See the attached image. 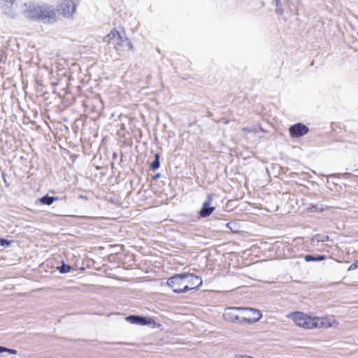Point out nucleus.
<instances>
[{
  "instance_id": "1",
  "label": "nucleus",
  "mask_w": 358,
  "mask_h": 358,
  "mask_svg": "<svg viewBox=\"0 0 358 358\" xmlns=\"http://www.w3.org/2000/svg\"><path fill=\"white\" fill-rule=\"evenodd\" d=\"M24 15L34 20H41L44 22L52 23L56 20L57 13L55 10L48 5H36L34 3H24Z\"/></svg>"
},
{
  "instance_id": "2",
  "label": "nucleus",
  "mask_w": 358,
  "mask_h": 358,
  "mask_svg": "<svg viewBox=\"0 0 358 358\" xmlns=\"http://www.w3.org/2000/svg\"><path fill=\"white\" fill-rule=\"evenodd\" d=\"M185 272L178 273L169 278L167 280V285L172 289L176 294L185 293L189 291L188 285L185 284Z\"/></svg>"
},
{
  "instance_id": "3",
  "label": "nucleus",
  "mask_w": 358,
  "mask_h": 358,
  "mask_svg": "<svg viewBox=\"0 0 358 358\" xmlns=\"http://www.w3.org/2000/svg\"><path fill=\"white\" fill-rule=\"evenodd\" d=\"M241 310L244 312L245 315L239 317V320L236 322L238 323L253 324L259 321L262 317L261 311L258 309L242 307Z\"/></svg>"
},
{
  "instance_id": "4",
  "label": "nucleus",
  "mask_w": 358,
  "mask_h": 358,
  "mask_svg": "<svg viewBox=\"0 0 358 358\" xmlns=\"http://www.w3.org/2000/svg\"><path fill=\"white\" fill-rule=\"evenodd\" d=\"M107 36L113 41L115 45L122 47L123 50H133V44L131 41L127 37H122L115 29H113Z\"/></svg>"
},
{
  "instance_id": "5",
  "label": "nucleus",
  "mask_w": 358,
  "mask_h": 358,
  "mask_svg": "<svg viewBox=\"0 0 358 358\" xmlns=\"http://www.w3.org/2000/svg\"><path fill=\"white\" fill-rule=\"evenodd\" d=\"M292 318L297 326L304 329H311L316 325L313 323V317L301 312L293 313L292 314Z\"/></svg>"
},
{
  "instance_id": "6",
  "label": "nucleus",
  "mask_w": 358,
  "mask_h": 358,
  "mask_svg": "<svg viewBox=\"0 0 358 358\" xmlns=\"http://www.w3.org/2000/svg\"><path fill=\"white\" fill-rule=\"evenodd\" d=\"M76 9V4L73 0H63L58 6L57 12L65 17H70Z\"/></svg>"
},
{
  "instance_id": "7",
  "label": "nucleus",
  "mask_w": 358,
  "mask_h": 358,
  "mask_svg": "<svg viewBox=\"0 0 358 358\" xmlns=\"http://www.w3.org/2000/svg\"><path fill=\"white\" fill-rule=\"evenodd\" d=\"M125 320L131 324L141 326L156 324V322L152 317L138 315H130L125 317Z\"/></svg>"
},
{
  "instance_id": "8",
  "label": "nucleus",
  "mask_w": 358,
  "mask_h": 358,
  "mask_svg": "<svg viewBox=\"0 0 358 358\" xmlns=\"http://www.w3.org/2000/svg\"><path fill=\"white\" fill-rule=\"evenodd\" d=\"M309 132V128L303 123H296L289 128V133L292 138H299Z\"/></svg>"
},
{
  "instance_id": "9",
  "label": "nucleus",
  "mask_w": 358,
  "mask_h": 358,
  "mask_svg": "<svg viewBox=\"0 0 358 358\" xmlns=\"http://www.w3.org/2000/svg\"><path fill=\"white\" fill-rule=\"evenodd\" d=\"M213 201V196L211 194H207L206 199L202 205V207L199 213V216L202 218L208 217L215 210L214 206H210Z\"/></svg>"
},
{
  "instance_id": "10",
  "label": "nucleus",
  "mask_w": 358,
  "mask_h": 358,
  "mask_svg": "<svg viewBox=\"0 0 358 358\" xmlns=\"http://www.w3.org/2000/svg\"><path fill=\"white\" fill-rule=\"evenodd\" d=\"M185 284L188 285L189 290L196 289L202 285V280L200 277L193 273H185Z\"/></svg>"
},
{
  "instance_id": "11",
  "label": "nucleus",
  "mask_w": 358,
  "mask_h": 358,
  "mask_svg": "<svg viewBox=\"0 0 358 358\" xmlns=\"http://www.w3.org/2000/svg\"><path fill=\"white\" fill-rule=\"evenodd\" d=\"M242 307H228L224 313V320L231 322H236L239 320V316L235 313L236 310H241Z\"/></svg>"
},
{
  "instance_id": "12",
  "label": "nucleus",
  "mask_w": 358,
  "mask_h": 358,
  "mask_svg": "<svg viewBox=\"0 0 358 358\" xmlns=\"http://www.w3.org/2000/svg\"><path fill=\"white\" fill-rule=\"evenodd\" d=\"M15 1L16 0H1V8L6 15L11 17L13 16L14 13L12 10V7Z\"/></svg>"
},
{
  "instance_id": "13",
  "label": "nucleus",
  "mask_w": 358,
  "mask_h": 358,
  "mask_svg": "<svg viewBox=\"0 0 358 358\" xmlns=\"http://www.w3.org/2000/svg\"><path fill=\"white\" fill-rule=\"evenodd\" d=\"M313 323H315V324H317L315 326H314V328L315 327H319V328H322V327H329L331 326V323L329 322V320L327 319V318H324V317H313Z\"/></svg>"
},
{
  "instance_id": "14",
  "label": "nucleus",
  "mask_w": 358,
  "mask_h": 358,
  "mask_svg": "<svg viewBox=\"0 0 358 358\" xmlns=\"http://www.w3.org/2000/svg\"><path fill=\"white\" fill-rule=\"evenodd\" d=\"M327 259V257L324 255H306L304 257V259L307 262H320Z\"/></svg>"
},
{
  "instance_id": "15",
  "label": "nucleus",
  "mask_w": 358,
  "mask_h": 358,
  "mask_svg": "<svg viewBox=\"0 0 358 358\" xmlns=\"http://www.w3.org/2000/svg\"><path fill=\"white\" fill-rule=\"evenodd\" d=\"M58 198L57 196H50L48 194H46L40 199V202L42 204L50 206Z\"/></svg>"
},
{
  "instance_id": "16",
  "label": "nucleus",
  "mask_w": 358,
  "mask_h": 358,
  "mask_svg": "<svg viewBox=\"0 0 358 358\" xmlns=\"http://www.w3.org/2000/svg\"><path fill=\"white\" fill-rule=\"evenodd\" d=\"M326 209H329V207L327 206H324L323 204H315V205H311L309 207V210L310 212H317V213H321L324 211Z\"/></svg>"
},
{
  "instance_id": "17",
  "label": "nucleus",
  "mask_w": 358,
  "mask_h": 358,
  "mask_svg": "<svg viewBox=\"0 0 358 358\" xmlns=\"http://www.w3.org/2000/svg\"><path fill=\"white\" fill-rule=\"evenodd\" d=\"M160 155L159 153L155 155V159L150 165V168L152 171L158 169L160 166Z\"/></svg>"
},
{
  "instance_id": "18",
  "label": "nucleus",
  "mask_w": 358,
  "mask_h": 358,
  "mask_svg": "<svg viewBox=\"0 0 358 358\" xmlns=\"http://www.w3.org/2000/svg\"><path fill=\"white\" fill-rule=\"evenodd\" d=\"M57 269L60 273H67L71 271V266L69 264H66L64 262H62V265L58 266Z\"/></svg>"
},
{
  "instance_id": "19",
  "label": "nucleus",
  "mask_w": 358,
  "mask_h": 358,
  "mask_svg": "<svg viewBox=\"0 0 358 358\" xmlns=\"http://www.w3.org/2000/svg\"><path fill=\"white\" fill-rule=\"evenodd\" d=\"M330 176L331 178H343L348 179L352 176L355 177L356 176H354L350 173L345 172V173H334V174L331 175Z\"/></svg>"
},
{
  "instance_id": "20",
  "label": "nucleus",
  "mask_w": 358,
  "mask_h": 358,
  "mask_svg": "<svg viewBox=\"0 0 358 358\" xmlns=\"http://www.w3.org/2000/svg\"><path fill=\"white\" fill-rule=\"evenodd\" d=\"M274 1L275 3V13L280 15H282V13L284 12V9H283V7H282L280 0H274Z\"/></svg>"
},
{
  "instance_id": "21",
  "label": "nucleus",
  "mask_w": 358,
  "mask_h": 358,
  "mask_svg": "<svg viewBox=\"0 0 358 358\" xmlns=\"http://www.w3.org/2000/svg\"><path fill=\"white\" fill-rule=\"evenodd\" d=\"M13 241H8L3 238H0V245L3 247H8L10 245Z\"/></svg>"
},
{
  "instance_id": "22",
  "label": "nucleus",
  "mask_w": 358,
  "mask_h": 358,
  "mask_svg": "<svg viewBox=\"0 0 358 358\" xmlns=\"http://www.w3.org/2000/svg\"><path fill=\"white\" fill-rule=\"evenodd\" d=\"M225 225H226V227H227V228H228V229H229L231 231H235L234 230V228H233V227H235V226H236V223H235V222H227V223H226V224H225Z\"/></svg>"
},
{
  "instance_id": "23",
  "label": "nucleus",
  "mask_w": 358,
  "mask_h": 358,
  "mask_svg": "<svg viewBox=\"0 0 358 358\" xmlns=\"http://www.w3.org/2000/svg\"><path fill=\"white\" fill-rule=\"evenodd\" d=\"M358 268V260L356 261L355 263L352 264L349 268H348V271H352V270H355L356 268Z\"/></svg>"
},
{
  "instance_id": "24",
  "label": "nucleus",
  "mask_w": 358,
  "mask_h": 358,
  "mask_svg": "<svg viewBox=\"0 0 358 358\" xmlns=\"http://www.w3.org/2000/svg\"><path fill=\"white\" fill-rule=\"evenodd\" d=\"M234 358H255L247 355H235Z\"/></svg>"
},
{
  "instance_id": "25",
  "label": "nucleus",
  "mask_w": 358,
  "mask_h": 358,
  "mask_svg": "<svg viewBox=\"0 0 358 358\" xmlns=\"http://www.w3.org/2000/svg\"><path fill=\"white\" fill-rule=\"evenodd\" d=\"M9 349L10 348H8L4 347V346H0L1 353H2V352H8Z\"/></svg>"
},
{
  "instance_id": "26",
  "label": "nucleus",
  "mask_w": 358,
  "mask_h": 358,
  "mask_svg": "<svg viewBox=\"0 0 358 358\" xmlns=\"http://www.w3.org/2000/svg\"><path fill=\"white\" fill-rule=\"evenodd\" d=\"M17 350H15V349H11L10 348L9 349V351H8V353L11 354V355H16L17 354Z\"/></svg>"
},
{
  "instance_id": "27",
  "label": "nucleus",
  "mask_w": 358,
  "mask_h": 358,
  "mask_svg": "<svg viewBox=\"0 0 358 358\" xmlns=\"http://www.w3.org/2000/svg\"><path fill=\"white\" fill-rule=\"evenodd\" d=\"M161 176V174L160 173H156L154 176H153V180H157L158 178H159Z\"/></svg>"
},
{
  "instance_id": "28",
  "label": "nucleus",
  "mask_w": 358,
  "mask_h": 358,
  "mask_svg": "<svg viewBox=\"0 0 358 358\" xmlns=\"http://www.w3.org/2000/svg\"><path fill=\"white\" fill-rule=\"evenodd\" d=\"M243 131L245 132H250L251 130L249 128L245 127V128H243Z\"/></svg>"
},
{
  "instance_id": "29",
  "label": "nucleus",
  "mask_w": 358,
  "mask_h": 358,
  "mask_svg": "<svg viewBox=\"0 0 358 358\" xmlns=\"http://www.w3.org/2000/svg\"><path fill=\"white\" fill-rule=\"evenodd\" d=\"M79 198L87 200V197L85 195L80 194Z\"/></svg>"
},
{
  "instance_id": "30",
  "label": "nucleus",
  "mask_w": 358,
  "mask_h": 358,
  "mask_svg": "<svg viewBox=\"0 0 358 358\" xmlns=\"http://www.w3.org/2000/svg\"><path fill=\"white\" fill-rule=\"evenodd\" d=\"M250 316H253V314L252 313H248Z\"/></svg>"
},
{
  "instance_id": "31",
  "label": "nucleus",
  "mask_w": 358,
  "mask_h": 358,
  "mask_svg": "<svg viewBox=\"0 0 358 358\" xmlns=\"http://www.w3.org/2000/svg\"><path fill=\"white\" fill-rule=\"evenodd\" d=\"M356 171H358V169L355 170Z\"/></svg>"
}]
</instances>
